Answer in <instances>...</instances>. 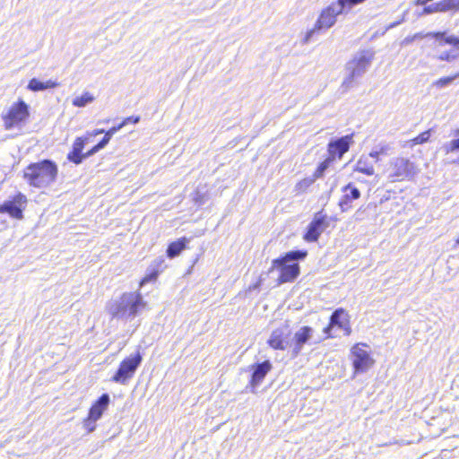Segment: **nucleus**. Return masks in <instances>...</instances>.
Here are the masks:
<instances>
[{"label":"nucleus","mask_w":459,"mask_h":459,"mask_svg":"<svg viewBox=\"0 0 459 459\" xmlns=\"http://www.w3.org/2000/svg\"><path fill=\"white\" fill-rule=\"evenodd\" d=\"M58 176L57 164L48 159H44L28 164L22 170V178L33 188L42 189L54 184Z\"/></svg>","instance_id":"f257e3e1"},{"label":"nucleus","mask_w":459,"mask_h":459,"mask_svg":"<svg viewBox=\"0 0 459 459\" xmlns=\"http://www.w3.org/2000/svg\"><path fill=\"white\" fill-rule=\"evenodd\" d=\"M313 333V329L310 326L304 325L297 331L293 337L292 343L290 344L289 338L290 335V331H285L281 328L274 329L267 340V344L276 351H284L288 347L290 348L292 357H297L303 346L309 341Z\"/></svg>","instance_id":"f03ea898"},{"label":"nucleus","mask_w":459,"mask_h":459,"mask_svg":"<svg viewBox=\"0 0 459 459\" xmlns=\"http://www.w3.org/2000/svg\"><path fill=\"white\" fill-rule=\"evenodd\" d=\"M307 256V250H291L286 252L272 261L270 271L278 272L277 283L284 284L295 281L300 274V266L298 261Z\"/></svg>","instance_id":"7ed1b4c3"},{"label":"nucleus","mask_w":459,"mask_h":459,"mask_svg":"<svg viewBox=\"0 0 459 459\" xmlns=\"http://www.w3.org/2000/svg\"><path fill=\"white\" fill-rule=\"evenodd\" d=\"M146 302L140 292H124L112 312L113 317H133L144 308Z\"/></svg>","instance_id":"20e7f679"},{"label":"nucleus","mask_w":459,"mask_h":459,"mask_svg":"<svg viewBox=\"0 0 459 459\" xmlns=\"http://www.w3.org/2000/svg\"><path fill=\"white\" fill-rule=\"evenodd\" d=\"M350 358L354 375L367 372L375 364L369 346L365 342L353 344L351 348Z\"/></svg>","instance_id":"39448f33"},{"label":"nucleus","mask_w":459,"mask_h":459,"mask_svg":"<svg viewBox=\"0 0 459 459\" xmlns=\"http://www.w3.org/2000/svg\"><path fill=\"white\" fill-rule=\"evenodd\" d=\"M385 172L391 182H402L413 178L416 171L409 159L397 156L390 160Z\"/></svg>","instance_id":"423d86ee"},{"label":"nucleus","mask_w":459,"mask_h":459,"mask_svg":"<svg viewBox=\"0 0 459 459\" xmlns=\"http://www.w3.org/2000/svg\"><path fill=\"white\" fill-rule=\"evenodd\" d=\"M143 361V353L138 349L134 353L124 358L111 377V381L126 385L134 375Z\"/></svg>","instance_id":"0eeeda50"},{"label":"nucleus","mask_w":459,"mask_h":459,"mask_svg":"<svg viewBox=\"0 0 459 459\" xmlns=\"http://www.w3.org/2000/svg\"><path fill=\"white\" fill-rule=\"evenodd\" d=\"M30 117L29 106L22 100H18L2 115L4 126L6 130L19 127Z\"/></svg>","instance_id":"6e6552de"},{"label":"nucleus","mask_w":459,"mask_h":459,"mask_svg":"<svg viewBox=\"0 0 459 459\" xmlns=\"http://www.w3.org/2000/svg\"><path fill=\"white\" fill-rule=\"evenodd\" d=\"M27 196L22 193L17 192L9 199L0 204V213L7 214L12 219L22 221L24 218V211L28 205Z\"/></svg>","instance_id":"1a4fd4ad"},{"label":"nucleus","mask_w":459,"mask_h":459,"mask_svg":"<svg viewBox=\"0 0 459 459\" xmlns=\"http://www.w3.org/2000/svg\"><path fill=\"white\" fill-rule=\"evenodd\" d=\"M333 327H337L342 330L343 334L349 336L352 333L351 316L349 312L342 307L335 309L330 318L327 325L324 327L323 332L327 338H333L332 330Z\"/></svg>","instance_id":"9d476101"},{"label":"nucleus","mask_w":459,"mask_h":459,"mask_svg":"<svg viewBox=\"0 0 459 459\" xmlns=\"http://www.w3.org/2000/svg\"><path fill=\"white\" fill-rule=\"evenodd\" d=\"M108 404L109 396L108 394H103L91 405L88 414L82 421L83 427L88 432H92L96 429L95 422L101 418Z\"/></svg>","instance_id":"9b49d317"},{"label":"nucleus","mask_w":459,"mask_h":459,"mask_svg":"<svg viewBox=\"0 0 459 459\" xmlns=\"http://www.w3.org/2000/svg\"><path fill=\"white\" fill-rule=\"evenodd\" d=\"M329 226L328 217L322 211L314 214L303 234L306 242H316L324 230Z\"/></svg>","instance_id":"f8f14e48"},{"label":"nucleus","mask_w":459,"mask_h":459,"mask_svg":"<svg viewBox=\"0 0 459 459\" xmlns=\"http://www.w3.org/2000/svg\"><path fill=\"white\" fill-rule=\"evenodd\" d=\"M88 143H90L89 136L85 134L76 137L73 143L71 151L67 153V160L75 165H79L83 160L97 153L99 151L93 150V146L83 152V149Z\"/></svg>","instance_id":"ddd939ff"},{"label":"nucleus","mask_w":459,"mask_h":459,"mask_svg":"<svg viewBox=\"0 0 459 459\" xmlns=\"http://www.w3.org/2000/svg\"><path fill=\"white\" fill-rule=\"evenodd\" d=\"M352 143V134H347L335 140L330 141L327 143V156L335 161L342 160L343 155L349 152Z\"/></svg>","instance_id":"4468645a"},{"label":"nucleus","mask_w":459,"mask_h":459,"mask_svg":"<svg viewBox=\"0 0 459 459\" xmlns=\"http://www.w3.org/2000/svg\"><path fill=\"white\" fill-rule=\"evenodd\" d=\"M342 195L338 202V205L342 212H347L352 208V203L360 198L361 194L351 182L342 186Z\"/></svg>","instance_id":"2eb2a0df"},{"label":"nucleus","mask_w":459,"mask_h":459,"mask_svg":"<svg viewBox=\"0 0 459 459\" xmlns=\"http://www.w3.org/2000/svg\"><path fill=\"white\" fill-rule=\"evenodd\" d=\"M253 372L249 379V385L255 387L260 385L264 379L265 376L272 370L273 366L269 360H264L252 366Z\"/></svg>","instance_id":"dca6fc26"},{"label":"nucleus","mask_w":459,"mask_h":459,"mask_svg":"<svg viewBox=\"0 0 459 459\" xmlns=\"http://www.w3.org/2000/svg\"><path fill=\"white\" fill-rule=\"evenodd\" d=\"M164 259L159 257L155 259L146 274L141 279L139 282V286L142 287L149 282L156 281L160 273L163 271Z\"/></svg>","instance_id":"f3484780"},{"label":"nucleus","mask_w":459,"mask_h":459,"mask_svg":"<svg viewBox=\"0 0 459 459\" xmlns=\"http://www.w3.org/2000/svg\"><path fill=\"white\" fill-rule=\"evenodd\" d=\"M425 37L436 39L440 46L449 45L459 49V37L447 35L446 31L428 32Z\"/></svg>","instance_id":"a211bd4d"},{"label":"nucleus","mask_w":459,"mask_h":459,"mask_svg":"<svg viewBox=\"0 0 459 459\" xmlns=\"http://www.w3.org/2000/svg\"><path fill=\"white\" fill-rule=\"evenodd\" d=\"M353 172H358L368 177L375 175V167L373 162L369 160L368 157L362 155L357 160L353 167Z\"/></svg>","instance_id":"6ab92c4d"},{"label":"nucleus","mask_w":459,"mask_h":459,"mask_svg":"<svg viewBox=\"0 0 459 459\" xmlns=\"http://www.w3.org/2000/svg\"><path fill=\"white\" fill-rule=\"evenodd\" d=\"M189 239L186 237H181L168 245L166 255L169 258H174L187 247Z\"/></svg>","instance_id":"aec40b11"},{"label":"nucleus","mask_w":459,"mask_h":459,"mask_svg":"<svg viewBox=\"0 0 459 459\" xmlns=\"http://www.w3.org/2000/svg\"><path fill=\"white\" fill-rule=\"evenodd\" d=\"M58 86V83L55 81L48 80L47 82H40L36 78H32L29 81L27 88L32 91H39L47 89H53Z\"/></svg>","instance_id":"412c9836"},{"label":"nucleus","mask_w":459,"mask_h":459,"mask_svg":"<svg viewBox=\"0 0 459 459\" xmlns=\"http://www.w3.org/2000/svg\"><path fill=\"white\" fill-rule=\"evenodd\" d=\"M333 160L332 158L326 156L325 160L320 161L313 172L314 178H322L325 176V171L333 165Z\"/></svg>","instance_id":"4be33fe9"},{"label":"nucleus","mask_w":459,"mask_h":459,"mask_svg":"<svg viewBox=\"0 0 459 459\" xmlns=\"http://www.w3.org/2000/svg\"><path fill=\"white\" fill-rule=\"evenodd\" d=\"M121 127L117 125L116 126L110 127L108 131H105L104 137L93 146V150H98L99 152L103 149L110 141L111 137L114 134H116Z\"/></svg>","instance_id":"5701e85b"},{"label":"nucleus","mask_w":459,"mask_h":459,"mask_svg":"<svg viewBox=\"0 0 459 459\" xmlns=\"http://www.w3.org/2000/svg\"><path fill=\"white\" fill-rule=\"evenodd\" d=\"M438 2L439 5L437 8H439V10H442V13L459 12V0H440Z\"/></svg>","instance_id":"b1692460"},{"label":"nucleus","mask_w":459,"mask_h":459,"mask_svg":"<svg viewBox=\"0 0 459 459\" xmlns=\"http://www.w3.org/2000/svg\"><path fill=\"white\" fill-rule=\"evenodd\" d=\"M94 100V97L88 91L82 93L81 96L75 97L72 104L74 107L82 108Z\"/></svg>","instance_id":"393cba45"},{"label":"nucleus","mask_w":459,"mask_h":459,"mask_svg":"<svg viewBox=\"0 0 459 459\" xmlns=\"http://www.w3.org/2000/svg\"><path fill=\"white\" fill-rule=\"evenodd\" d=\"M456 78H459V71L448 75L441 77L436 81L433 82L432 85L437 89L444 88L450 84L453 81H455Z\"/></svg>","instance_id":"a878e982"},{"label":"nucleus","mask_w":459,"mask_h":459,"mask_svg":"<svg viewBox=\"0 0 459 459\" xmlns=\"http://www.w3.org/2000/svg\"><path fill=\"white\" fill-rule=\"evenodd\" d=\"M431 136V129L426 130L409 141L411 146L426 143Z\"/></svg>","instance_id":"bb28decb"},{"label":"nucleus","mask_w":459,"mask_h":459,"mask_svg":"<svg viewBox=\"0 0 459 459\" xmlns=\"http://www.w3.org/2000/svg\"><path fill=\"white\" fill-rule=\"evenodd\" d=\"M316 178H314V177L312 176V178H302L301 180H299L296 186H295V189L296 191L299 193V194H301V193H305L311 186L312 184L314 183V181L316 180Z\"/></svg>","instance_id":"cd10ccee"},{"label":"nucleus","mask_w":459,"mask_h":459,"mask_svg":"<svg viewBox=\"0 0 459 459\" xmlns=\"http://www.w3.org/2000/svg\"><path fill=\"white\" fill-rule=\"evenodd\" d=\"M389 147L382 146L378 150L371 151L367 157L373 159L375 162H378L381 155H386L388 153Z\"/></svg>","instance_id":"c85d7f7f"},{"label":"nucleus","mask_w":459,"mask_h":459,"mask_svg":"<svg viewBox=\"0 0 459 459\" xmlns=\"http://www.w3.org/2000/svg\"><path fill=\"white\" fill-rule=\"evenodd\" d=\"M457 57V55L452 54L451 51H445L436 56V59L443 62H451Z\"/></svg>","instance_id":"c756f323"},{"label":"nucleus","mask_w":459,"mask_h":459,"mask_svg":"<svg viewBox=\"0 0 459 459\" xmlns=\"http://www.w3.org/2000/svg\"><path fill=\"white\" fill-rule=\"evenodd\" d=\"M140 120L139 116H130L123 119V121L118 125L121 128L126 126L127 124H136Z\"/></svg>","instance_id":"7c9ffc66"},{"label":"nucleus","mask_w":459,"mask_h":459,"mask_svg":"<svg viewBox=\"0 0 459 459\" xmlns=\"http://www.w3.org/2000/svg\"><path fill=\"white\" fill-rule=\"evenodd\" d=\"M438 5H439V2L430 4L424 8V13H442V10H439V8H437Z\"/></svg>","instance_id":"2f4dec72"},{"label":"nucleus","mask_w":459,"mask_h":459,"mask_svg":"<svg viewBox=\"0 0 459 459\" xmlns=\"http://www.w3.org/2000/svg\"><path fill=\"white\" fill-rule=\"evenodd\" d=\"M105 134V131H104V129H95V130H93V131L87 132V133L85 134V135H86V136H89V140L91 141V139L92 137H95V136H97V135H99V134Z\"/></svg>","instance_id":"473e14b6"},{"label":"nucleus","mask_w":459,"mask_h":459,"mask_svg":"<svg viewBox=\"0 0 459 459\" xmlns=\"http://www.w3.org/2000/svg\"><path fill=\"white\" fill-rule=\"evenodd\" d=\"M357 65H358V66H359V69L358 71V74H359L365 69L366 65H368V61L364 60V59H360V60L357 61Z\"/></svg>","instance_id":"72a5a7b5"},{"label":"nucleus","mask_w":459,"mask_h":459,"mask_svg":"<svg viewBox=\"0 0 459 459\" xmlns=\"http://www.w3.org/2000/svg\"><path fill=\"white\" fill-rule=\"evenodd\" d=\"M455 244H456V245H459V234H458L457 238L455 239Z\"/></svg>","instance_id":"f704fd0d"},{"label":"nucleus","mask_w":459,"mask_h":459,"mask_svg":"<svg viewBox=\"0 0 459 459\" xmlns=\"http://www.w3.org/2000/svg\"><path fill=\"white\" fill-rule=\"evenodd\" d=\"M355 74H356L355 71H353L351 74V77H353L355 75Z\"/></svg>","instance_id":"c9c22d12"},{"label":"nucleus","mask_w":459,"mask_h":459,"mask_svg":"<svg viewBox=\"0 0 459 459\" xmlns=\"http://www.w3.org/2000/svg\"><path fill=\"white\" fill-rule=\"evenodd\" d=\"M201 199L202 198H198V199L195 200V202H201Z\"/></svg>","instance_id":"e433bc0d"},{"label":"nucleus","mask_w":459,"mask_h":459,"mask_svg":"<svg viewBox=\"0 0 459 459\" xmlns=\"http://www.w3.org/2000/svg\"><path fill=\"white\" fill-rule=\"evenodd\" d=\"M456 134H459V130L456 132Z\"/></svg>","instance_id":"4c0bfd02"}]
</instances>
